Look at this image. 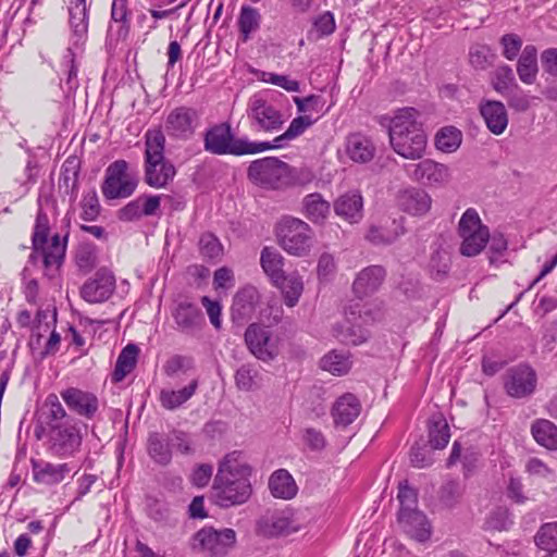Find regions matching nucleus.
Listing matches in <instances>:
<instances>
[{
  "instance_id": "f257e3e1",
  "label": "nucleus",
  "mask_w": 557,
  "mask_h": 557,
  "mask_svg": "<svg viewBox=\"0 0 557 557\" xmlns=\"http://www.w3.org/2000/svg\"><path fill=\"white\" fill-rule=\"evenodd\" d=\"M87 425L71 416L55 394H49L35 426L38 440L46 435L47 451L58 459L74 458L81 453Z\"/></svg>"
},
{
  "instance_id": "f03ea898",
  "label": "nucleus",
  "mask_w": 557,
  "mask_h": 557,
  "mask_svg": "<svg viewBox=\"0 0 557 557\" xmlns=\"http://www.w3.org/2000/svg\"><path fill=\"white\" fill-rule=\"evenodd\" d=\"M242 453L234 450L227 454L220 462L213 482V497L223 508L246 503L251 496L252 488L249 481L251 468L240 462Z\"/></svg>"
},
{
  "instance_id": "7ed1b4c3",
  "label": "nucleus",
  "mask_w": 557,
  "mask_h": 557,
  "mask_svg": "<svg viewBox=\"0 0 557 557\" xmlns=\"http://www.w3.org/2000/svg\"><path fill=\"white\" fill-rule=\"evenodd\" d=\"M49 233V218L39 205L34 232L32 235L33 250L28 257V262L32 264H37L38 261H41L45 275L49 278H53L58 275L59 270L64 261L67 235L61 239L60 235L55 234L52 236L51 243H48Z\"/></svg>"
},
{
  "instance_id": "20e7f679",
  "label": "nucleus",
  "mask_w": 557,
  "mask_h": 557,
  "mask_svg": "<svg viewBox=\"0 0 557 557\" xmlns=\"http://www.w3.org/2000/svg\"><path fill=\"white\" fill-rule=\"evenodd\" d=\"M165 136L161 129H148L145 134L144 181L152 188H164L175 177L174 164L165 158Z\"/></svg>"
},
{
  "instance_id": "39448f33",
  "label": "nucleus",
  "mask_w": 557,
  "mask_h": 557,
  "mask_svg": "<svg viewBox=\"0 0 557 557\" xmlns=\"http://www.w3.org/2000/svg\"><path fill=\"white\" fill-rule=\"evenodd\" d=\"M203 148L215 156H245L267 151V144L251 141L247 137H235L227 122L214 124L203 134Z\"/></svg>"
},
{
  "instance_id": "423d86ee",
  "label": "nucleus",
  "mask_w": 557,
  "mask_h": 557,
  "mask_svg": "<svg viewBox=\"0 0 557 557\" xmlns=\"http://www.w3.org/2000/svg\"><path fill=\"white\" fill-rule=\"evenodd\" d=\"M193 443L189 435L181 430L171 432H150L147 437L146 449L151 460L162 467L169 466L176 448L183 455L193 454Z\"/></svg>"
},
{
  "instance_id": "0eeeda50",
  "label": "nucleus",
  "mask_w": 557,
  "mask_h": 557,
  "mask_svg": "<svg viewBox=\"0 0 557 557\" xmlns=\"http://www.w3.org/2000/svg\"><path fill=\"white\" fill-rule=\"evenodd\" d=\"M139 183L136 169L123 159L108 165L101 184V193L107 200L125 199L131 197Z\"/></svg>"
},
{
  "instance_id": "6e6552de",
  "label": "nucleus",
  "mask_w": 557,
  "mask_h": 557,
  "mask_svg": "<svg viewBox=\"0 0 557 557\" xmlns=\"http://www.w3.org/2000/svg\"><path fill=\"white\" fill-rule=\"evenodd\" d=\"M458 235L462 239L460 253L474 257L487 246L490 230L482 223L478 211L474 208H468L459 220Z\"/></svg>"
},
{
  "instance_id": "1a4fd4ad",
  "label": "nucleus",
  "mask_w": 557,
  "mask_h": 557,
  "mask_svg": "<svg viewBox=\"0 0 557 557\" xmlns=\"http://www.w3.org/2000/svg\"><path fill=\"white\" fill-rule=\"evenodd\" d=\"M312 236L311 227L299 219L284 218L278 224L280 245L290 255H307L312 246Z\"/></svg>"
},
{
  "instance_id": "9d476101",
  "label": "nucleus",
  "mask_w": 557,
  "mask_h": 557,
  "mask_svg": "<svg viewBox=\"0 0 557 557\" xmlns=\"http://www.w3.org/2000/svg\"><path fill=\"white\" fill-rule=\"evenodd\" d=\"M236 532L225 528L215 530L205 527L193 536L191 548L197 552L208 553L212 557H223L235 546Z\"/></svg>"
},
{
  "instance_id": "9b49d317",
  "label": "nucleus",
  "mask_w": 557,
  "mask_h": 557,
  "mask_svg": "<svg viewBox=\"0 0 557 557\" xmlns=\"http://www.w3.org/2000/svg\"><path fill=\"white\" fill-rule=\"evenodd\" d=\"M289 165L278 158L265 157L250 163L248 178L267 188H278L284 184Z\"/></svg>"
},
{
  "instance_id": "f8f14e48",
  "label": "nucleus",
  "mask_w": 557,
  "mask_h": 557,
  "mask_svg": "<svg viewBox=\"0 0 557 557\" xmlns=\"http://www.w3.org/2000/svg\"><path fill=\"white\" fill-rule=\"evenodd\" d=\"M362 305L359 301L350 304L345 309V322L334 326V336L346 345H360L369 338V332L361 326L362 322H367L368 311H362Z\"/></svg>"
},
{
  "instance_id": "ddd939ff",
  "label": "nucleus",
  "mask_w": 557,
  "mask_h": 557,
  "mask_svg": "<svg viewBox=\"0 0 557 557\" xmlns=\"http://www.w3.org/2000/svg\"><path fill=\"white\" fill-rule=\"evenodd\" d=\"M245 343L249 351L263 362L274 360L280 354L278 337L273 336L267 326L257 323L246 329Z\"/></svg>"
},
{
  "instance_id": "4468645a",
  "label": "nucleus",
  "mask_w": 557,
  "mask_h": 557,
  "mask_svg": "<svg viewBox=\"0 0 557 557\" xmlns=\"http://www.w3.org/2000/svg\"><path fill=\"white\" fill-rule=\"evenodd\" d=\"M408 177L429 187H443L450 180L449 168L432 159L405 165Z\"/></svg>"
},
{
  "instance_id": "2eb2a0df",
  "label": "nucleus",
  "mask_w": 557,
  "mask_h": 557,
  "mask_svg": "<svg viewBox=\"0 0 557 557\" xmlns=\"http://www.w3.org/2000/svg\"><path fill=\"white\" fill-rule=\"evenodd\" d=\"M537 375L529 364H518L507 370L504 377V388L512 398H525L531 396L536 388Z\"/></svg>"
},
{
  "instance_id": "dca6fc26",
  "label": "nucleus",
  "mask_w": 557,
  "mask_h": 557,
  "mask_svg": "<svg viewBox=\"0 0 557 557\" xmlns=\"http://www.w3.org/2000/svg\"><path fill=\"white\" fill-rule=\"evenodd\" d=\"M199 123L198 112L188 107H177L166 116L164 131L171 138L187 140L191 138Z\"/></svg>"
},
{
  "instance_id": "f3484780",
  "label": "nucleus",
  "mask_w": 557,
  "mask_h": 557,
  "mask_svg": "<svg viewBox=\"0 0 557 557\" xmlns=\"http://www.w3.org/2000/svg\"><path fill=\"white\" fill-rule=\"evenodd\" d=\"M60 396L71 412L86 420H92L99 411V398L91 392L67 387Z\"/></svg>"
},
{
  "instance_id": "a211bd4d",
  "label": "nucleus",
  "mask_w": 557,
  "mask_h": 557,
  "mask_svg": "<svg viewBox=\"0 0 557 557\" xmlns=\"http://www.w3.org/2000/svg\"><path fill=\"white\" fill-rule=\"evenodd\" d=\"M260 534L267 537L289 535L299 530V524L289 510L274 511L262 516L257 522Z\"/></svg>"
},
{
  "instance_id": "6ab92c4d",
  "label": "nucleus",
  "mask_w": 557,
  "mask_h": 557,
  "mask_svg": "<svg viewBox=\"0 0 557 557\" xmlns=\"http://www.w3.org/2000/svg\"><path fill=\"white\" fill-rule=\"evenodd\" d=\"M248 116L252 119L259 128L265 132L280 129L283 125L282 114L262 96L255 95L248 103Z\"/></svg>"
},
{
  "instance_id": "aec40b11",
  "label": "nucleus",
  "mask_w": 557,
  "mask_h": 557,
  "mask_svg": "<svg viewBox=\"0 0 557 557\" xmlns=\"http://www.w3.org/2000/svg\"><path fill=\"white\" fill-rule=\"evenodd\" d=\"M404 222L405 219L403 216L398 219L384 216L377 224L369 226L364 237L374 246L391 245L405 234Z\"/></svg>"
},
{
  "instance_id": "412c9836",
  "label": "nucleus",
  "mask_w": 557,
  "mask_h": 557,
  "mask_svg": "<svg viewBox=\"0 0 557 557\" xmlns=\"http://www.w3.org/2000/svg\"><path fill=\"white\" fill-rule=\"evenodd\" d=\"M115 289V278L111 272L100 269L92 278L84 283L81 288L82 297L90 302H103L110 298Z\"/></svg>"
},
{
  "instance_id": "4be33fe9",
  "label": "nucleus",
  "mask_w": 557,
  "mask_h": 557,
  "mask_svg": "<svg viewBox=\"0 0 557 557\" xmlns=\"http://www.w3.org/2000/svg\"><path fill=\"white\" fill-rule=\"evenodd\" d=\"M397 521L401 530L418 542H426L432 534V525L425 513L418 508L398 510Z\"/></svg>"
},
{
  "instance_id": "5701e85b",
  "label": "nucleus",
  "mask_w": 557,
  "mask_h": 557,
  "mask_svg": "<svg viewBox=\"0 0 557 557\" xmlns=\"http://www.w3.org/2000/svg\"><path fill=\"white\" fill-rule=\"evenodd\" d=\"M160 201L159 195H141L122 207L116 216L122 222H134L144 216L156 215L160 210Z\"/></svg>"
},
{
  "instance_id": "b1692460",
  "label": "nucleus",
  "mask_w": 557,
  "mask_h": 557,
  "mask_svg": "<svg viewBox=\"0 0 557 557\" xmlns=\"http://www.w3.org/2000/svg\"><path fill=\"white\" fill-rule=\"evenodd\" d=\"M172 317L180 332L194 335L200 331L205 324L201 310L193 302L180 301L172 312Z\"/></svg>"
},
{
  "instance_id": "393cba45",
  "label": "nucleus",
  "mask_w": 557,
  "mask_h": 557,
  "mask_svg": "<svg viewBox=\"0 0 557 557\" xmlns=\"http://www.w3.org/2000/svg\"><path fill=\"white\" fill-rule=\"evenodd\" d=\"M393 150L400 157L409 160H419L424 156L428 136L425 131L412 132L410 135H400L389 138Z\"/></svg>"
},
{
  "instance_id": "a878e982",
  "label": "nucleus",
  "mask_w": 557,
  "mask_h": 557,
  "mask_svg": "<svg viewBox=\"0 0 557 557\" xmlns=\"http://www.w3.org/2000/svg\"><path fill=\"white\" fill-rule=\"evenodd\" d=\"M397 203L404 212L421 216L430 211L432 198L422 188L409 187L398 193Z\"/></svg>"
},
{
  "instance_id": "bb28decb",
  "label": "nucleus",
  "mask_w": 557,
  "mask_h": 557,
  "mask_svg": "<svg viewBox=\"0 0 557 557\" xmlns=\"http://www.w3.org/2000/svg\"><path fill=\"white\" fill-rule=\"evenodd\" d=\"M386 277V270L382 265H369L362 269L352 283L355 295L361 299L374 294Z\"/></svg>"
},
{
  "instance_id": "cd10ccee",
  "label": "nucleus",
  "mask_w": 557,
  "mask_h": 557,
  "mask_svg": "<svg viewBox=\"0 0 557 557\" xmlns=\"http://www.w3.org/2000/svg\"><path fill=\"white\" fill-rule=\"evenodd\" d=\"M479 111L492 134L502 135L505 132L508 125V114L502 101L482 99Z\"/></svg>"
},
{
  "instance_id": "c85d7f7f",
  "label": "nucleus",
  "mask_w": 557,
  "mask_h": 557,
  "mask_svg": "<svg viewBox=\"0 0 557 557\" xmlns=\"http://www.w3.org/2000/svg\"><path fill=\"white\" fill-rule=\"evenodd\" d=\"M419 115V111L411 107L398 109L389 121L388 137L398 138L400 135L424 131L418 120Z\"/></svg>"
},
{
  "instance_id": "c756f323",
  "label": "nucleus",
  "mask_w": 557,
  "mask_h": 557,
  "mask_svg": "<svg viewBox=\"0 0 557 557\" xmlns=\"http://www.w3.org/2000/svg\"><path fill=\"white\" fill-rule=\"evenodd\" d=\"M34 481L45 485L61 483L72 471L70 463H52L47 461H32Z\"/></svg>"
},
{
  "instance_id": "7c9ffc66",
  "label": "nucleus",
  "mask_w": 557,
  "mask_h": 557,
  "mask_svg": "<svg viewBox=\"0 0 557 557\" xmlns=\"http://www.w3.org/2000/svg\"><path fill=\"white\" fill-rule=\"evenodd\" d=\"M333 207L335 214L350 224L359 223L363 218V199L357 190L339 196Z\"/></svg>"
},
{
  "instance_id": "2f4dec72",
  "label": "nucleus",
  "mask_w": 557,
  "mask_h": 557,
  "mask_svg": "<svg viewBox=\"0 0 557 557\" xmlns=\"http://www.w3.org/2000/svg\"><path fill=\"white\" fill-rule=\"evenodd\" d=\"M361 404L351 393H346L334 403L331 413L336 426L346 428L360 414Z\"/></svg>"
},
{
  "instance_id": "473e14b6",
  "label": "nucleus",
  "mask_w": 557,
  "mask_h": 557,
  "mask_svg": "<svg viewBox=\"0 0 557 557\" xmlns=\"http://www.w3.org/2000/svg\"><path fill=\"white\" fill-rule=\"evenodd\" d=\"M67 10L70 27L75 38L74 45L78 46L88 33L89 11L86 0H71Z\"/></svg>"
},
{
  "instance_id": "72a5a7b5",
  "label": "nucleus",
  "mask_w": 557,
  "mask_h": 557,
  "mask_svg": "<svg viewBox=\"0 0 557 557\" xmlns=\"http://www.w3.org/2000/svg\"><path fill=\"white\" fill-rule=\"evenodd\" d=\"M516 71L525 85L535 83L539 74V51L534 45H527L517 58Z\"/></svg>"
},
{
  "instance_id": "f704fd0d",
  "label": "nucleus",
  "mask_w": 557,
  "mask_h": 557,
  "mask_svg": "<svg viewBox=\"0 0 557 557\" xmlns=\"http://www.w3.org/2000/svg\"><path fill=\"white\" fill-rule=\"evenodd\" d=\"M198 386L199 380L195 377L183 388H162L158 397L161 407L170 411L178 409L196 394Z\"/></svg>"
},
{
  "instance_id": "c9c22d12",
  "label": "nucleus",
  "mask_w": 557,
  "mask_h": 557,
  "mask_svg": "<svg viewBox=\"0 0 557 557\" xmlns=\"http://www.w3.org/2000/svg\"><path fill=\"white\" fill-rule=\"evenodd\" d=\"M346 152L354 162L368 163L374 158L375 146L369 137L356 133L347 137Z\"/></svg>"
},
{
  "instance_id": "e433bc0d",
  "label": "nucleus",
  "mask_w": 557,
  "mask_h": 557,
  "mask_svg": "<svg viewBox=\"0 0 557 557\" xmlns=\"http://www.w3.org/2000/svg\"><path fill=\"white\" fill-rule=\"evenodd\" d=\"M317 120L318 117L313 119L311 115H299L293 119L282 135L275 137L272 141H259V144H267L269 146L268 150L283 148L288 141L304 134Z\"/></svg>"
},
{
  "instance_id": "4c0bfd02",
  "label": "nucleus",
  "mask_w": 557,
  "mask_h": 557,
  "mask_svg": "<svg viewBox=\"0 0 557 557\" xmlns=\"http://www.w3.org/2000/svg\"><path fill=\"white\" fill-rule=\"evenodd\" d=\"M269 490L275 498L292 499L297 495L298 486L286 469H278L270 475Z\"/></svg>"
},
{
  "instance_id": "58836bf2",
  "label": "nucleus",
  "mask_w": 557,
  "mask_h": 557,
  "mask_svg": "<svg viewBox=\"0 0 557 557\" xmlns=\"http://www.w3.org/2000/svg\"><path fill=\"white\" fill-rule=\"evenodd\" d=\"M260 264L264 273L270 277L274 285H278L280 280L284 275L283 256L272 247H263L260 255Z\"/></svg>"
},
{
  "instance_id": "ea45409f",
  "label": "nucleus",
  "mask_w": 557,
  "mask_h": 557,
  "mask_svg": "<svg viewBox=\"0 0 557 557\" xmlns=\"http://www.w3.org/2000/svg\"><path fill=\"white\" fill-rule=\"evenodd\" d=\"M531 434L539 445L557 450V426L552 421L536 419L531 424Z\"/></svg>"
},
{
  "instance_id": "a19ab883",
  "label": "nucleus",
  "mask_w": 557,
  "mask_h": 557,
  "mask_svg": "<svg viewBox=\"0 0 557 557\" xmlns=\"http://www.w3.org/2000/svg\"><path fill=\"white\" fill-rule=\"evenodd\" d=\"M138 352L139 349L134 344H128L122 349L116 359L114 370L111 374V381L113 383L123 381L124 377L134 370L136 367Z\"/></svg>"
},
{
  "instance_id": "79ce46f5",
  "label": "nucleus",
  "mask_w": 557,
  "mask_h": 557,
  "mask_svg": "<svg viewBox=\"0 0 557 557\" xmlns=\"http://www.w3.org/2000/svg\"><path fill=\"white\" fill-rule=\"evenodd\" d=\"M493 89L502 96H508L511 88H519L513 70L508 64L498 65L490 76Z\"/></svg>"
},
{
  "instance_id": "37998d69",
  "label": "nucleus",
  "mask_w": 557,
  "mask_h": 557,
  "mask_svg": "<svg viewBox=\"0 0 557 557\" xmlns=\"http://www.w3.org/2000/svg\"><path fill=\"white\" fill-rule=\"evenodd\" d=\"M450 438V430L446 419L440 413L429 422V443L433 449H443Z\"/></svg>"
},
{
  "instance_id": "c03bdc74",
  "label": "nucleus",
  "mask_w": 557,
  "mask_h": 557,
  "mask_svg": "<svg viewBox=\"0 0 557 557\" xmlns=\"http://www.w3.org/2000/svg\"><path fill=\"white\" fill-rule=\"evenodd\" d=\"M79 161L76 158H67L61 168L59 187L64 188L65 194L76 197L78 189Z\"/></svg>"
},
{
  "instance_id": "a18cd8bd",
  "label": "nucleus",
  "mask_w": 557,
  "mask_h": 557,
  "mask_svg": "<svg viewBox=\"0 0 557 557\" xmlns=\"http://www.w3.org/2000/svg\"><path fill=\"white\" fill-rule=\"evenodd\" d=\"M302 205L306 216L313 223H323L330 213V203L319 193L307 195Z\"/></svg>"
},
{
  "instance_id": "49530a36",
  "label": "nucleus",
  "mask_w": 557,
  "mask_h": 557,
  "mask_svg": "<svg viewBox=\"0 0 557 557\" xmlns=\"http://www.w3.org/2000/svg\"><path fill=\"white\" fill-rule=\"evenodd\" d=\"M237 24L243 41H247L250 39L251 34L260 28L261 14L256 8L243 5Z\"/></svg>"
},
{
  "instance_id": "de8ad7c7",
  "label": "nucleus",
  "mask_w": 557,
  "mask_h": 557,
  "mask_svg": "<svg viewBox=\"0 0 557 557\" xmlns=\"http://www.w3.org/2000/svg\"><path fill=\"white\" fill-rule=\"evenodd\" d=\"M276 286L283 294L285 305L290 308L295 307L304 290L300 276L296 274L283 275Z\"/></svg>"
},
{
  "instance_id": "09e8293b",
  "label": "nucleus",
  "mask_w": 557,
  "mask_h": 557,
  "mask_svg": "<svg viewBox=\"0 0 557 557\" xmlns=\"http://www.w3.org/2000/svg\"><path fill=\"white\" fill-rule=\"evenodd\" d=\"M235 385L239 391L250 392L259 388L261 375L255 364H242L234 375Z\"/></svg>"
},
{
  "instance_id": "8fccbe9b",
  "label": "nucleus",
  "mask_w": 557,
  "mask_h": 557,
  "mask_svg": "<svg viewBox=\"0 0 557 557\" xmlns=\"http://www.w3.org/2000/svg\"><path fill=\"white\" fill-rule=\"evenodd\" d=\"M497 55L488 45L476 44L469 49V63L476 71H485L491 67Z\"/></svg>"
},
{
  "instance_id": "3c124183",
  "label": "nucleus",
  "mask_w": 557,
  "mask_h": 557,
  "mask_svg": "<svg viewBox=\"0 0 557 557\" xmlns=\"http://www.w3.org/2000/svg\"><path fill=\"white\" fill-rule=\"evenodd\" d=\"M462 141V133L455 126L441 128L435 136V146L438 150L450 153L456 151Z\"/></svg>"
},
{
  "instance_id": "603ef678",
  "label": "nucleus",
  "mask_w": 557,
  "mask_h": 557,
  "mask_svg": "<svg viewBox=\"0 0 557 557\" xmlns=\"http://www.w3.org/2000/svg\"><path fill=\"white\" fill-rule=\"evenodd\" d=\"M128 0H113L111 5V21L120 23L116 30L117 39H125L129 33V10Z\"/></svg>"
},
{
  "instance_id": "864d4df0",
  "label": "nucleus",
  "mask_w": 557,
  "mask_h": 557,
  "mask_svg": "<svg viewBox=\"0 0 557 557\" xmlns=\"http://www.w3.org/2000/svg\"><path fill=\"white\" fill-rule=\"evenodd\" d=\"M320 367L332 374L343 375L349 371L351 362L346 355L334 350L322 357Z\"/></svg>"
},
{
  "instance_id": "5fc2aeb1",
  "label": "nucleus",
  "mask_w": 557,
  "mask_h": 557,
  "mask_svg": "<svg viewBox=\"0 0 557 557\" xmlns=\"http://www.w3.org/2000/svg\"><path fill=\"white\" fill-rule=\"evenodd\" d=\"M62 72L65 75L64 84L67 92L75 91L78 88V65L75 60V53L72 48H67L62 59Z\"/></svg>"
},
{
  "instance_id": "6e6d98bb",
  "label": "nucleus",
  "mask_w": 557,
  "mask_h": 557,
  "mask_svg": "<svg viewBox=\"0 0 557 557\" xmlns=\"http://www.w3.org/2000/svg\"><path fill=\"white\" fill-rule=\"evenodd\" d=\"M429 267L432 277L436 281H442L450 269V256L448 251L443 248L434 250Z\"/></svg>"
},
{
  "instance_id": "4d7b16f0",
  "label": "nucleus",
  "mask_w": 557,
  "mask_h": 557,
  "mask_svg": "<svg viewBox=\"0 0 557 557\" xmlns=\"http://www.w3.org/2000/svg\"><path fill=\"white\" fill-rule=\"evenodd\" d=\"M460 453V444L455 441L451 447L450 456L447 460V467L454 466L461 458L463 474L465 476H469L476 467L479 455L474 451L467 450L461 457Z\"/></svg>"
},
{
  "instance_id": "13d9d810",
  "label": "nucleus",
  "mask_w": 557,
  "mask_h": 557,
  "mask_svg": "<svg viewBox=\"0 0 557 557\" xmlns=\"http://www.w3.org/2000/svg\"><path fill=\"white\" fill-rule=\"evenodd\" d=\"M195 368L193 357L184 355H173L163 364V373L168 377H176L180 373H187Z\"/></svg>"
},
{
  "instance_id": "bf43d9fd",
  "label": "nucleus",
  "mask_w": 557,
  "mask_h": 557,
  "mask_svg": "<svg viewBox=\"0 0 557 557\" xmlns=\"http://www.w3.org/2000/svg\"><path fill=\"white\" fill-rule=\"evenodd\" d=\"M534 542L543 550L557 549V522L542 524L534 536Z\"/></svg>"
},
{
  "instance_id": "052dcab7",
  "label": "nucleus",
  "mask_w": 557,
  "mask_h": 557,
  "mask_svg": "<svg viewBox=\"0 0 557 557\" xmlns=\"http://www.w3.org/2000/svg\"><path fill=\"white\" fill-rule=\"evenodd\" d=\"M502 48V55L508 60H516L522 52L523 41L522 38L515 33H507L499 38Z\"/></svg>"
},
{
  "instance_id": "680f3d73",
  "label": "nucleus",
  "mask_w": 557,
  "mask_h": 557,
  "mask_svg": "<svg viewBox=\"0 0 557 557\" xmlns=\"http://www.w3.org/2000/svg\"><path fill=\"white\" fill-rule=\"evenodd\" d=\"M463 495V487L458 481L444 483L438 492L441 503L448 508L456 506Z\"/></svg>"
},
{
  "instance_id": "e2e57ef3",
  "label": "nucleus",
  "mask_w": 557,
  "mask_h": 557,
  "mask_svg": "<svg viewBox=\"0 0 557 557\" xmlns=\"http://www.w3.org/2000/svg\"><path fill=\"white\" fill-rule=\"evenodd\" d=\"M294 102L296 104L297 111L300 113L315 112L323 115L329 111V108L324 109L325 100L320 95H310L304 98L294 97Z\"/></svg>"
},
{
  "instance_id": "0e129e2a",
  "label": "nucleus",
  "mask_w": 557,
  "mask_h": 557,
  "mask_svg": "<svg viewBox=\"0 0 557 557\" xmlns=\"http://www.w3.org/2000/svg\"><path fill=\"white\" fill-rule=\"evenodd\" d=\"M199 250L203 258L219 259L223 253V247L219 238L212 233H205L199 238Z\"/></svg>"
},
{
  "instance_id": "69168bd1",
  "label": "nucleus",
  "mask_w": 557,
  "mask_h": 557,
  "mask_svg": "<svg viewBox=\"0 0 557 557\" xmlns=\"http://www.w3.org/2000/svg\"><path fill=\"white\" fill-rule=\"evenodd\" d=\"M81 218L84 221H95L100 214L101 206L96 190H90L83 196Z\"/></svg>"
},
{
  "instance_id": "338daca9",
  "label": "nucleus",
  "mask_w": 557,
  "mask_h": 557,
  "mask_svg": "<svg viewBox=\"0 0 557 557\" xmlns=\"http://www.w3.org/2000/svg\"><path fill=\"white\" fill-rule=\"evenodd\" d=\"M397 498L399 500V510H411L417 508L418 494L407 482L399 483Z\"/></svg>"
},
{
  "instance_id": "774afa93",
  "label": "nucleus",
  "mask_w": 557,
  "mask_h": 557,
  "mask_svg": "<svg viewBox=\"0 0 557 557\" xmlns=\"http://www.w3.org/2000/svg\"><path fill=\"white\" fill-rule=\"evenodd\" d=\"M96 253L90 245H82L75 256V261L79 270L89 272L96 264Z\"/></svg>"
}]
</instances>
